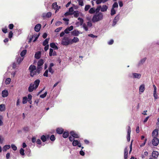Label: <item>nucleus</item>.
Returning <instances> with one entry per match:
<instances>
[{
  "instance_id": "obj_10",
  "label": "nucleus",
  "mask_w": 159,
  "mask_h": 159,
  "mask_svg": "<svg viewBox=\"0 0 159 159\" xmlns=\"http://www.w3.org/2000/svg\"><path fill=\"white\" fill-rule=\"evenodd\" d=\"M41 27V25L39 24L36 25L34 27V29L35 31L36 32H38L39 31Z\"/></svg>"
},
{
  "instance_id": "obj_60",
  "label": "nucleus",
  "mask_w": 159,
  "mask_h": 159,
  "mask_svg": "<svg viewBox=\"0 0 159 159\" xmlns=\"http://www.w3.org/2000/svg\"><path fill=\"white\" fill-rule=\"evenodd\" d=\"M133 140H132L131 141V144L129 146V148H130V151H129V153L131 152V151L132 150V142H133Z\"/></svg>"
},
{
  "instance_id": "obj_28",
  "label": "nucleus",
  "mask_w": 159,
  "mask_h": 159,
  "mask_svg": "<svg viewBox=\"0 0 159 159\" xmlns=\"http://www.w3.org/2000/svg\"><path fill=\"white\" fill-rule=\"evenodd\" d=\"M5 110V105L1 104L0 105V111H3Z\"/></svg>"
},
{
  "instance_id": "obj_62",
  "label": "nucleus",
  "mask_w": 159,
  "mask_h": 159,
  "mask_svg": "<svg viewBox=\"0 0 159 159\" xmlns=\"http://www.w3.org/2000/svg\"><path fill=\"white\" fill-rule=\"evenodd\" d=\"M72 14L73 13H70L69 12H67L65 13L64 15L66 16L70 15H72Z\"/></svg>"
},
{
  "instance_id": "obj_13",
  "label": "nucleus",
  "mask_w": 159,
  "mask_h": 159,
  "mask_svg": "<svg viewBox=\"0 0 159 159\" xmlns=\"http://www.w3.org/2000/svg\"><path fill=\"white\" fill-rule=\"evenodd\" d=\"M34 84H33V83H32L30 84V85L28 88V91L29 92H32L34 88Z\"/></svg>"
},
{
  "instance_id": "obj_49",
  "label": "nucleus",
  "mask_w": 159,
  "mask_h": 159,
  "mask_svg": "<svg viewBox=\"0 0 159 159\" xmlns=\"http://www.w3.org/2000/svg\"><path fill=\"white\" fill-rule=\"evenodd\" d=\"M131 132V128L129 126L128 127V129L127 132V135H130V133Z\"/></svg>"
},
{
  "instance_id": "obj_52",
  "label": "nucleus",
  "mask_w": 159,
  "mask_h": 159,
  "mask_svg": "<svg viewBox=\"0 0 159 159\" xmlns=\"http://www.w3.org/2000/svg\"><path fill=\"white\" fill-rule=\"evenodd\" d=\"M94 1H96V3L97 4H100L103 2V0H93Z\"/></svg>"
},
{
  "instance_id": "obj_37",
  "label": "nucleus",
  "mask_w": 159,
  "mask_h": 159,
  "mask_svg": "<svg viewBox=\"0 0 159 159\" xmlns=\"http://www.w3.org/2000/svg\"><path fill=\"white\" fill-rule=\"evenodd\" d=\"M147 59L146 57H145L143 59H142L139 61V65H141L143 64V63L145 62L146 60Z\"/></svg>"
},
{
  "instance_id": "obj_9",
  "label": "nucleus",
  "mask_w": 159,
  "mask_h": 159,
  "mask_svg": "<svg viewBox=\"0 0 159 159\" xmlns=\"http://www.w3.org/2000/svg\"><path fill=\"white\" fill-rule=\"evenodd\" d=\"M152 135L153 137H157L158 135V129H154L152 132Z\"/></svg>"
},
{
  "instance_id": "obj_51",
  "label": "nucleus",
  "mask_w": 159,
  "mask_h": 159,
  "mask_svg": "<svg viewBox=\"0 0 159 159\" xmlns=\"http://www.w3.org/2000/svg\"><path fill=\"white\" fill-rule=\"evenodd\" d=\"M48 70H46L43 74V76H45V77H48Z\"/></svg>"
},
{
  "instance_id": "obj_34",
  "label": "nucleus",
  "mask_w": 159,
  "mask_h": 159,
  "mask_svg": "<svg viewBox=\"0 0 159 159\" xmlns=\"http://www.w3.org/2000/svg\"><path fill=\"white\" fill-rule=\"evenodd\" d=\"M42 67H39V66H37V69H36V70L37 72L38 75H39V74L40 73V72L42 70Z\"/></svg>"
},
{
  "instance_id": "obj_31",
  "label": "nucleus",
  "mask_w": 159,
  "mask_h": 159,
  "mask_svg": "<svg viewBox=\"0 0 159 159\" xmlns=\"http://www.w3.org/2000/svg\"><path fill=\"white\" fill-rule=\"evenodd\" d=\"M73 14H74L75 17L77 18L79 15V12L78 11H75L73 13Z\"/></svg>"
},
{
  "instance_id": "obj_27",
  "label": "nucleus",
  "mask_w": 159,
  "mask_h": 159,
  "mask_svg": "<svg viewBox=\"0 0 159 159\" xmlns=\"http://www.w3.org/2000/svg\"><path fill=\"white\" fill-rule=\"evenodd\" d=\"M133 75L134 78L138 79H139L141 77V74L136 73H133Z\"/></svg>"
},
{
  "instance_id": "obj_55",
  "label": "nucleus",
  "mask_w": 159,
  "mask_h": 159,
  "mask_svg": "<svg viewBox=\"0 0 159 159\" xmlns=\"http://www.w3.org/2000/svg\"><path fill=\"white\" fill-rule=\"evenodd\" d=\"M53 50L52 48H50L49 49V55L51 57L52 56V54L53 52Z\"/></svg>"
},
{
  "instance_id": "obj_50",
  "label": "nucleus",
  "mask_w": 159,
  "mask_h": 159,
  "mask_svg": "<svg viewBox=\"0 0 159 159\" xmlns=\"http://www.w3.org/2000/svg\"><path fill=\"white\" fill-rule=\"evenodd\" d=\"M156 93L157 91L153 92V96L155 99H157L158 98V96L157 95V94Z\"/></svg>"
},
{
  "instance_id": "obj_64",
  "label": "nucleus",
  "mask_w": 159,
  "mask_h": 159,
  "mask_svg": "<svg viewBox=\"0 0 159 159\" xmlns=\"http://www.w3.org/2000/svg\"><path fill=\"white\" fill-rule=\"evenodd\" d=\"M45 46V47L44 48V50L45 51H46L49 48V45L47 44Z\"/></svg>"
},
{
  "instance_id": "obj_3",
  "label": "nucleus",
  "mask_w": 159,
  "mask_h": 159,
  "mask_svg": "<svg viewBox=\"0 0 159 159\" xmlns=\"http://www.w3.org/2000/svg\"><path fill=\"white\" fill-rule=\"evenodd\" d=\"M78 20H79L80 25H83V27L84 30L86 31H87L88 30V28L85 23L83 24L84 21L83 19L80 17H79L78 18Z\"/></svg>"
},
{
  "instance_id": "obj_39",
  "label": "nucleus",
  "mask_w": 159,
  "mask_h": 159,
  "mask_svg": "<svg viewBox=\"0 0 159 159\" xmlns=\"http://www.w3.org/2000/svg\"><path fill=\"white\" fill-rule=\"evenodd\" d=\"M30 76L32 77H33L34 75H38L36 70H34V71L32 72V75H31V73L30 74Z\"/></svg>"
},
{
  "instance_id": "obj_24",
  "label": "nucleus",
  "mask_w": 159,
  "mask_h": 159,
  "mask_svg": "<svg viewBox=\"0 0 159 159\" xmlns=\"http://www.w3.org/2000/svg\"><path fill=\"white\" fill-rule=\"evenodd\" d=\"M72 34L75 36H78L79 35L80 32L79 31L74 30L71 32Z\"/></svg>"
},
{
  "instance_id": "obj_15",
  "label": "nucleus",
  "mask_w": 159,
  "mask_h": 159,
  "mask_svg": "<svg viewBox=\"0 0 159 159\" xmlns=\"http://www.w3.org/2000/svg\"><path fill=\"white\" fill-rule=\"evenodd\" d=\"M49 136L48 135L45 136L43 135L41 137V139L43 142H45L46 141L47 139L48 138Z\"/></svg>"
},
{
  "instance_id": "obj_45",
  "label": "nucleus",
  "mask_w": 159,
  "mask_h": 159,
  "mask_svg": "<svg viewBox=\"0 0 159 159\" xmlns=\"http://www.w3.org/2000/svg\"><path fill=\"white\" fill-rule=\"evenodd\" d=\"M47 92H45L43 94L40 95V97L41 98H44L46 97L47 95Z\"/></svg>"
},
{
  "instance_id": "obj_12",
  "label": "nucleus",
  "mask_w": 159,
  "mask_h": 159,
  "mask_svg": "<svg viewBox=\"0 0 159 159\" xmlns=\"http://www.w3.org/2000/svg\"><path fill=\"white\" fill-rule=\"evenodd\" d=\"M42 15L43 18H49L52 15V13L50 12H49L47 13H43Z\"/></svg>"
},
{
  "instance_id": "obj_43",
  "label": "nucleus",
  "mask_w": 159,
  "mask_h": 159,
  "mask_svg": "<svg viewBox=\"0 0 159 159\" xmlns=\"http://www.w3.org/2000/svg\"><path fill=\"white\" fill-rule=\"evenodd\" d=\"M77 1L78 2L79 5L82 6L84 5L83 0H77Z\"/></svg>"
},
{
  "instance_id": "obj_7",
  "label": "nucleus",
  "mask_w": 159,
  "mask_h": 159,
  "mask_svg": "<svg viewBox=\"0 0 159 159\" xmlns=\"http://www.w3.org/2000/svg\"><path fill=\"white\" fill-rule=\"evenodd\" d=\"M36 70V67L34 65H31L29 68V70L30 72V74L31 73L32 75V72L34 71V70Z\"/></svg>"
},
{
  "instance_id": "obj_23",
  "label": "nucleus",
  "mask_w": 159,
  "mask_h": 159,
  "mask_svg": "<svg viewBox=\"0 0 159 159\" xmlns=\"http://www.w3.org/2000/svg\"><path fill=\"white\" fill-rule=\"evenodd\" d=\"M79 41V39L77 37H74V38L71 39V42L72 43V44L73 43H77Z\"/></svg>"
},
{
  "instance_id": "obj_8",
  "label": "nucleus",
  "mask_w": 159,
  "mask_h": 159,
  "mask_svg": "<svg viewBox=\"0 0 159 159\" xmlns=\"http://www.w3.org/2000/svg\"><path fill=\"white\" fill-rule=\"evenodd\" d=\"M70 135L74 138H79V135L76 133L75 131H71L70 133Z\"/></svg>"
},
{
  "instance_id": "obj_17",
  "label": "nucleus",
  "mask_w": 159,
  "mask_h": 159,
  "mask_svg": "<svg viewBox=\"0 0 159 159\" xmlns=\"http://www.w3.org/2000/svg\"><path fill=\"white\" fill-rule=\"evenodd\" d=\"M64 132V129L62 128H57L56 129V132L59 134H63Z\"/></svg>"
},
{
  "instance_id": "obj_1",
  "label": "nucleus",
  "mask_w": 159,
  "mask_h": 159,
  "mask_svg": "<svg viewBox=\"0 0 159 159\" xmlns=\"http://www.w3.org/2000/svg\"><path fill=\"white\" fill-rule=\"evenodd\" d=\"M103 18V15L102 12L96 13L93 16L92 19V21L95 23L102 20Z\"/></svg>"
},
{
  "instance_id": "obj_53",
  "label": "nucleus",
  "mask_w": 159,
  "mask_h": 159,
  "mask_svg": "<svg viewBox=\"0 0 159 159\" xmlns=\"http://www.w3.org/2000/svg\"><path fill=\"white\" fill-rule=\"evenodd\" d=\"M11 79L10 78H7L6 80V83L7 84H10L11 81Z\"/></svg>"
},
{
  "instance_id": "obj_46",
  "label": "nucleus",
  "mask_w": 159,
  "mask_h": 159,
  "mask_svg": "<svg viewBox=\"0 0 159 159\" xmlns=\"http://www.w3.org/2000/svg\"><path fill=\"white\" fill-rule=\"evenodd\" d=\"M118 4L117 2H115L113 5L112 8L114 9L115 8H117L118 7Z\"/></svg>"
},
{
  "instance_id": "obj_54",
  "label": "nucleus",
  "mask_w": 159,
  "mask_h": 159,
  "mask_svg": "<svg viewBox=\"0 0 159 159\" xmlns=\"http://www.w3.org/2000/svg\"><path fill=\"white\" fill-rule=\"evenodd\" d=\"M62 28V27H60L57 28L55 30V32H58L61 30Z\"/></svg>"
},
{
  "instance_id": "obj_6",
  "label": "nucleus",
  "mask_w": 159,
  "mask_h": 159,
  "mask_svg": "<svg viewBox=\"0 0 159 159\" xmlns=\"http://www.w3.org/2000/svg\"><path fill=\"white\" fill-rule=\"evenodd\" d=\"M72 145L74 146H78L80 148L81 147V144L77 140H74L72 143Z\"/></svg>"
},
{
  "instance_id": "obj_63",
  "label": "nucleus",
  "mask_w": 159,
  "mask_h": 159,
  "mask_svg": "<svg viewBox=\"0 0 159 159\" xmlns=\"http://www.w3.org/2000/svg\"><path fill=\"white\" fill-rule=\"evenodd\" d=\"M147 139H144V142L143 143H142L140 145V146L141 147H143V146H144V145H145V143H146V142L147 141Z\"/></svg>"
},
{
  "instance_id": "obj_22",
  "label": "nucleus",
  "mask_w": 159,
  "mask_h": 159,
  "mask_svg": "<svg viewBox=\"0 0 159 159\" xmlns=\"http://www.w3.org/2000/svg\"><path fill=\"white\" fill-rule=\"evenodd\" d=\"M108 8V7L106 5H103L101 7V11L104 12L106 11Z\"/></svg>"
},
{
  "instance_id": "obj_11",
  "label": "nucleus",
  "mask_w": 159,
  "mask_h": 159,
  "mask_svg": "<svg viewBox=\"0 0 159 159\" xmlns=\"http://www.w3.org/2000/svg\"><path fill=\"white\" fill-rule=\"evenodd\" d=\"M159 155V153L156 151H153L152 154V157L155 158H157Z\"/></svg>"
},
{
  "instance_id": "obj_38",
  "label": "nucleus",
  "mask_w": 159,
  "mask_h": 159,
  "mask_svg": "<svg viewBox=\"0 0 159 159\" xmlns=\"http://www.w3.org/2000/svg\"><path fill=\"white\" fill-rule=\"evenodd\" d=\"M27 51L26 50H23L21 52L20 54V56L23 57L24 56L26 53Z\"/></svg>"
},
{
  "instance_id": "obj_18",
  "label": "nucleus",
  "mask_w": 159,
  "mask_h": 159,
  "mask_svg": "<svg viewBox=\"0 0 159 159\" xmlns=\"http://www.w3.org/2000/svg\"><path fill=\"white\" fill-rule=\"evenodd\" d=\"M41 56V52L40 51H38L36 52L34 55V57L36 59H39Z\"/></svg>"
},
{
  "instance_id": "obj_32",
  "label": "nucleus",
  "mask_w": 159,
  "mask_h": 159,
  "mask_svg": "<svg viewBox=\"0 0 159 159\" xmlns=\"http://www.w3.org/2000/svg\"><path fill=\"white\" fill-rule=\"evenodd\" d=\"M58 5H57V3L55 2L52 4V7L55 10L57 9L58 7Z\"/></svg>"
},
{
  "instance_id": "obj_20",
  "label": "nucleus",
  "mask_w": 159,
  "mask_h": 159,
  "mask_svg": "<svg viewBox=\"0 0 159 159\" xmlns=\"http://www.w3.org/2000/svg\"><path fill=\"white\" fill-rule=\"evenodd\" d=\"M44 63L43 60L42 59L39 60L37 62V66L39 67H41V66L43 65Z\"/></svg>"
},
{
  "instance_id": "obj_58",
  "label": "nucleus",
  "mask_w": 159,
  "mask_h": 159,
  "mask_svg": "<svg viewBox=\"0 0 159 159\" xmlns=\"http://www.w3.org/2000/svg\"><path fill=\"white\" fill-rule=\"evenodd\" d=\"M14 25L12 24H10L8 25V27L10 30H12L14 27Z\"/></svg>"
},
{
  "instance_id": "obj_57",
  "label": "nucleus",
  "mask_w": 159,
  "mask_h": 159,
  "mask_svg": "<svg viewBox=\"0 0 159 159\" xmlns=\"http://www.w3.org/2000/svg\"><path fill=\"white\" fill-rule=\"evenodd\" d=\"M11 147L13 150L14 151H16L17 150V147L14 144H12L11 145Z\"/></svg>"
},
{
  "instance_id": "obj_33",
  "label": "nucleus",
  "mask_w": 159,
  "mask_h": 159,
  "mask_svg": "<svg viewBox=\"0 0 159 159\" xmlns=\"http://www.w3.org/2000/svg\"><path fill=\"white\" fill-rule=\"evenodd\" d=\"M28 98L27 97H24L23 98L22 103L23 104H26L27 102Z\"/></svg>"
},
{
  "instance_id": "obj_14",
  "label": "nucleus",
  "mask_w": 159,
  "mask_h": 159,
  "mask_svg": "<svg viewBox=\"0 0 159 159\" xmlns=\"http://www.w3.org/2000/svg\"><path fill=\"white\" fill-rule=\"evenodd\" d=\"M40 82V80L39 79H37L34 81V84H34V85H35L34 87L35 89H36L37 88Z\"/></svg>"
},
{
  "instance_id": "obj_2",
  "label": "nucleus",
  "mask_w": 159,
  "mask_h": 159,
  "mask_svg": "<svg viewBox=\"0 0 159 159\" xmlns=\"http://www.w3.org/2000/svg\"><path fill=\"white\" fill-rule=\"evenodd\" d=\"M61 44L65 46L72 44V43L71 42V39L68 37H64L62 40Z\"/></svg>"
},
{
  "instance_id": "obj_35",
  "label": "nucleus",
  "mask_w": 159,
  "mask_h": 159,
  "mask_svg": "<svg viewBox=\"0 0 159 159\" xmlns=\"http://www.w3.org/2000/svg\"><path fill=\"white\" fill-rule=\"evenodd\" d=\"M101 6H99L97 7V8L96 9H95V12H96V13L97 14L98 13H99V11L100 10H101Z\"/></svg>"
},
{
  "instance_id": "obj_16",
  "label": "nucleus",
  "mask_w": 159,
  "mask_h": 159,
  "mask_svg": "<svg viewBox=\"0 0 159 159\" xmlns=\"http://www.w3.org/2000/svg\"><path fill=\"white\" fill-rule=\"evenodd\" d=\"M8 92L7 90H4L2 92V96L3 97L5 98L7 97L8 95Z\"/></svg>"
},
{
  "instance_id": "obj_44",
  "label": "nucleus",
  "mask_w": 159,
  "mask_h": 159,
  "mask_svg": "<svg viewBox=\"0 0 159 159\" xmlns=\"http://www.w3.org/2000/svg\"><path fill=\"white\" fill-rule=\"evenodd\" d=\"M20 153L21 155H22V156L24 155H25L24 150L23 148H21L20 150Z\"/></svg>"
},
{
  "instance_id": "obj_30",
  "label": "nucleus",
  "mask_w": 159,
  "mask_h": 159,
  "mask_svg": "<svg viewBox=\"0 0 159 159\" xmlns=\"http://www.w3.org/2000/svg\"><path fill=\"white\" fill-rule=\"evenodd\" d=\"M49 40V38H47L45 39L43 42V45L45 46L48 44Z\"/></svg>"
},
{
  "instance_id": "obj_19",
  "label": "nucleus",
  "mask_w": 159,
  "mask_h": 159,
  "mask_svg": "<svg viewBox=\"0 0 159 159\" xmlns=\"http://www.w3.org/2000/svg\"><path fill=\"white\" fill-rule=\"evenodd\" d=\"M16 59L17 62L19 64L23 61V58H22L20 56H17L16 57Z\"/></svg>"
},
{
  "instance_id": "obj_40",
  "label": "nucleus",
  "mask_w": 159,
  "mask_h": 159,
  "mask_svg": "<svg viewBox=\"0 0 159 159\" xmlns=\"http://www.w3.org/2000/svg\"><path fill=\"white\" fill-rule=\"evenodd\" d=\"M2 31L4 33H6L7 32V26H5L4 28H2Z\"/></svg>"
},
{
  "instance_id": "obj_59",
  "label": "nucleus",
  "mask_w": 159,
  "mask_h": 159,
  "mask_svg": "<svg viewBox=\"0 0 159 159\" xmlns=\"http://www.w3.org/2000/svg\"><path fill=\"white\" fill-rule=\"evenodd\" d=\"M62 22L60 21H58L57 22L55 23V25L56 26H59L60 25L62 24Z\"/></svg>"
},
{
  "instance_id": "obj_29",
  "label": "nucleus",
  "mask_w": 159,
  "mask_h": 159,
  "mask_svg": "<svg viewBox=\"0 0 159 159\" xmlns=\"http://www.w3.org/2000/svg\"><path fill=\"white\" fill-rule=\"evenodd\" d=\"M69 136V132L68 131H65L63 133V137L64 138H66Z\"/></svg>"
},
{
  "instance_id": "obj_5",
  "label": "nucleus",
  "mask_w": 159,
  "mask_h": 159,
  "mask_svg": "<svg viewBox=\"0 0 159 159\" xmlns=\"http://www.w3.org/2000/svg\"><path fill=\"white\" fill-rule=\"evenodd\" d=\"M120 19V16L119 15H117L114 18L112 25L114 26L116 24L117 22L119 21Z\"/></svg>"
},
{
  "instance_id": "obj_61",
  "label": "nucleus",
  "mask_w": 159,
  "mask_h": 159,
  "mask_svg": "<svg viewBox=\"0 0 159 159\" xmlns=\"http://www.w3.org/2000/svg\"><path fill=\"white\" fill-rule=\"evenodd\" d=\"M48 70L49 72L51 73L52 74H53L54 72L51 68H48Z\"/></svg>"
},
{
  "instance_id": "obj_26",
  "label": "nucleus",
  "mask_w": 159,
  "mask_h": 159,
  "mask_svg": "<svg viewBox=\"0 0 159 159\" xmlns=\"http://www.w3.org/2000/svg\"><path fill=\"white\" fill-rule=\"evenodd\" d=\"M145 90V86L144 84L141 85L139 88V91L141 92H143Z\"/></svg>"
},
{
  "instance_id": "obj_56",
  "label": "nucleus",
  "mask_w": 159,
  "mask_h": 159,
  "mask_svg": "<svg viewBox=\"0 0 159 159\" xmlns=\"http://www.w3.org/2000/svg\"><path fill=\"white\" fill-rule=\"evenodd\" d=\"M23 130L25 132H28L29 131V128L28 126H26L23 128Z\"/></svg>"
},
{
  "instance_id": "obj_48",
  "label": "nucleus",
  "mask_w": 159,
  "mask_h": 159,
  "mask_svg": "<svg viewBox=\"0 0 159 159\" xmlns=\"http://www.w3.org/2000/svg\"><path fill=\"white\" fill-rule=\"evenodd\" d=\"M13 33L11 31H10L9 33L8 36V37L9 39H11L13 36Z\"/></svg>"
},
{
  "instance_id": "obj_4",
  "label": "nucleus",
  "mask_w": 159,
  "mask_h": 159,
  "mask_svg": "<svg viewBox=\"0 0 159 159\" xmlns=\"http://www.w3.org/2000/svg\"><path fill=\"white\" fill-rule=\"evenodd\" d=\"M152 143L153 146H157L159 143V140L157 137H153Z\"/></svg>"
},
{
  "instance_id": "obj_47",
  "label": "nucleus",
  "mask_w": 159,
  "mask_h": 159,
  "mask_svg": "<svg viewBox=\"0 0 159 159\" xmlns=\"http://www.w3.org/2000/svg\"><path fill=\"white\" fill-rule=\"evenodd\" d=\"M50 140L52 141H54L55 140V138L54 135H52L50 137Z\"/></svg>"
},
{
  "instance_id": "obj_42",
  "label": "nucleus",
  "mask_w": 159,
  "mask_h": 159,
  "mask_svg": "<svg viewBox=\"0 0 159 159\" xmlns=\"http://www.w3.org/2000/svg\"><path fill=\"white\" fill-rule=\"evenodd\" d=\"M90 7L91 6L89 5H86L84 8V10L85 11H87Z\"/></svg>"
},
{
  "instance_id": "obj_41",
  "label": "nucleus",
  "mask_w": 159,
  "mask_h": 159,
  "mask_svg": "<svg viewBox=\"0 0 159 159\" xmlns=\"http://www.w3.org/2000/svg\"><path fill=\"white\" fill-rule=\"evenodd\" d=\"M116 10L112 8L111 10V16H113L116 14Z\"/></svg>"
},
{
  "instance_id": "obj_21",
  "label": "nucleus",
  "mask_w": 159,
  "mask_h": 159,
  "mask_svg": "<svg viewBox=\"0 0 159 159\" xmlns=\"http://www.w3.org/2000/svg\"><path fill=\"white\" fill-rule=\"evenodd\" d=\"M50 46L51 48L55 49L56 50L58 49L57 46L54 43H51L50 44Z\"/></svg>"
},
{
  "instance_id": "obj_36",
  "label": "nucleus",
  "mask_w": 159,
  "mask_h": 159,
  "mask_svg": "<svg viewBox=\"0 0 159 159\" xmlns=\"http://www.w3.org/2000/svg\"><path fill=\"white\" fill-rule=\"evenodd\" d=\"M95 12V9L94 8H91L89 11V13L90 14H93Z\"/></svg>"
},
{
  "instance_id": "obj_25",
  "label": "nucleus",
  "mask_w": 159,
  "mask_h": 159,
  "mask_svg": "<svg viewBox=\"0 0 159 159\" xmlns=\"http://www.w3.org/2000/svg\"><path fill=\"white\" fill-rule=\"evenodd\" d=\"M10 148V145H5L3 148L2 150L3 152H6L7 150L9 149Z\"/></svg>"
}]
</instances>
